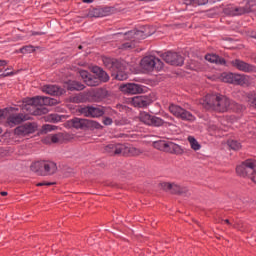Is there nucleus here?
<instances>
[{
	"label": "nucleus",
	"instance_id": "f257e3e1",
	"mask_svg": "<svg viewBox=\"0 0 256 256\" xmlns=\"http://www.w3.org/2000/svg\"><path fill=\"white\" fill-rule=\"evenodd\" d=\"M204 109L216 111L217 113H228L231 99L221 94H207L200 100Z\"/></svg>",
	"mask_w": 256,
	"mask_h": 256
},
{
	"label": "nucleus",
	"instance_id": "f03ea898",
	"mask_svg": "<svg viewBox=\"0 0 256 256\" xmlns=\"http://www.w3.org/2000/svg\"><path fill=\"white\" fill-rule=\"evenodd\" d=\"M57 100L51 97L36 96L27 101L24 109L28 111L30 115H45L49 112L47 106L57 105Z\"/></svg>",
	"mask_w": 256,
	"mask_h": 256
},
{
	"label": "nucleus",
	"instance_id": "7ed1b4c3",
	"mask_svg": "<svg viewBox=\"0 0 256 256\" xmlns=\"http://www.w3.org/2000/svg\"><path fill=\"white\" fill-rule=\"evenodd\" d=\"M103 63L106 69H109L112 73V77L117 81H126L129 78V75L125 72V65L123 62L115 58H104Z\"/></svg>",
	"mask_w": 256,
	"mask_h": 256
},
{
	"label": "nucleus",
	"instance_id": "20e7f679",
	"mask_svg": "<svg viewBox=\"0 0 256 256\" xmlns=\"http://www.w3.org/2000/svg\"><path fill=\"white\" fill-rule=\"evenodd\" d=\"M239 177H248L256 184V160L247 159L236 167Z\"/></svg>",
	"mask_w": 256,
	"mask_h": 256
},
{
	"label": "nucleus",
	"instance_id": "39448f33",
	"mask_svg": "<svg viewBox=\"0 0 256 256\" xmlns=\"http://www.w3.org/2000/svg\"><path fill=\"white\" fill-rule=\"evenodd\" d=\"M154 149L163 151L164 153H171L172 155H183L185 151L178 144L167 140H157L152 143Z\"/></svg>",
	"mask_w": 256,
	"mask_h": 256
},
{
	"label": "nucleus",
	"instance_id": "423d86ee",
	"mask_svg": "<svg viewBox=\"0 0 256 256\" xmlns=\"http://www.w3.org/2000/svg\"><path fill=\"white\" fill-rule=\"evenodd\" d=\"M140 67L148 72L161 71L163 69V62L154 55L145 56L140 62Z\"/></svg>",
	"mask_w": 256,
	"mask_h": 256
},
{
	"label": "nucleus",
	"instance_id": "0eeeda50",
	"mask_svg": "<svg viewBox=\"0 0 256 256\" xmlns=\"http://www.w3.org/2000/svg\"><path fill=\"white\" fill-rule=\"evenodd\" d=\"M168 109L170 113L174 115V117H177V119H181L182 121H188L189 123H191L196 119L195 115L179 105L170 104Z\"/></svg>",
	"mask_w": 256,
	"mask_h": 256
},
{
	"label": "nucleus",
	"instance_id": "6e6552de",
	"mask_svg": "<svg viewBox=\"0 0 256 256\" xmlns=\"http://www.w3.org/2000/svg\"><path fill=\"white\" fill-rule=\"evenodd\" d=\"M140 121L145 123V125H150L152 127H163V125H168V127H171V125H173V122H166L157 116H153L145 112L140 115Z\"/></svg>",
	"mask_w": 256,
	"mask_h": 256
},
{
	"label": "nucleus",
	"instance_id": "1a4fd4ad",
	"mask_svg": "<svg viewBox=\"0 0 256 256\" xmlns=\"http://www.w3.org/2000/svg\"><path fill=\"white\" fill-rule=\"evenodd\" d=\"M160 188L166 193H171V195H187L189 193V188L181 187L175 182H162L160 183Z\"/></svg>",
	"mask_w": 256,
	"mask_h": 256
},
{
	"label": "nucleus",
	"instance_id": "9d476101",
	"mask_svg": "<svg viewBox=\"0 0 256 256\" xmlns=\"http://www.w3.org/2000/svg\"><path fill=\"white\" fill-rule=\"evenodd\" d=\"M151 35H153V33L149 31V27H144L141 30H131L125 32L124 39H132L134 43H137V41L147 39V37H151Z\"/></svg>",
	"mask_w": 256,
	"mask_h": 256
},
{
	"label": "nucleus",
	"instance_id": "9b49d317",
	"mask_svg": "<svg viewBox=\"0 0 256 256\" xmlns=\"http://www.w3.org/2000/svg\"><path fill=\"white\" fill-rule=\"evenodd\" d=\"M79 113L84 117H92L93 119L103 117L105 115V107L103 106H85L79 109Z\"/></svg>",
	"mask_w": 256,
	"mask_h": 256
},
{
	"label": "nucleus",
	"instance_id": "f8f14e48",
	"mask_svg": "<svg viewBox=\"0 0 256 256\" xmlns=\"http://www.w3.org/2000/svg\"><path fill=\"white\" fill-rule=\"evenodd\" d=\"M162 59L165 61V63H168V65H175L176 67H179L185 63V58H183V56L177 52H165L162 54Z\"/></svg>",
	"mask_w": 256,
	"mask_h": 256
},
{
	"label": "nucleus",
	"instance_id": "ddd939ff",
	"mask_svg": "<svg viewBox=\"0 0 256 256\" xmlns=\"http://www.w3.org/2000/svg\"><path fill=\"white\" fill-rule=\"evenodd\" d=\"M37 131V124L27 122L23 125H20L14 129V135L18 137H27V135H31Z\"/></svg>",
	"mask_w": 256,
	"mask_h": 256
},
{
	"label": "nucleus",
	"instance_id": "4468645a",
	"mask_svg": "<svg viewBox=\"0 0 256 256\" xmlns=\"http://www.w3.org/2000/svg\"><path fill=\"white\" fill-rule=\"evenodd\" d=\"M231 65L238 71H242V73H255V66L241 59L232 60Z\"/></svg>",
	"mask_w": 256,
	"mask_h": 256
},
{
	"label": "nucleus",
	"instance_id": "2eb2a0df",
	"mask_svg": "<svg viewBox=\"0 0 256 256\" xmlns=\"http://www.w3.org/2000/svg\"><path fill=\"white\" fill-rule=\"evenodd\" d=\"M120 91L128 95H137L143 92V87L139 84L128 83L120 86Z\"/></svg>",
	"mask_w": 256,
	"mask_h": 256
},
{
	"label": "nucleus",
	"instance_id": "dca6fc26",
	"mask_svg": "<svg viewBox=\"0 0 256 256\" xmlns=\"http://www.w3.org/2000/svg\"><path fill=\"white\" fill-rule=\"evenodd\" d=\"M253 7H256V0H248L244 7H234V17L245 15V13H251Z\"/></svg>",
	"mask_w": 256,
	"mask_h": 256
},
{
	"label": "nucleus",
	"instance_id": "f3484780",
	"mask_svg": "<svg viewBox=\"0 0 256 256\" xmlns=\"http://www.w3.org/2000/svg\"><path fill=\"white\" fill-rule=\"evenodd\" d=\"M107 95H109V92L104 88H97L90 93L91 101H94L95 103L103 101V99L107 98Z\"/></svg>",
	"mask_w": 256,
	"mask_h": 256
},
{
	"label": "nucleus",
	"instance_id": "a211bd4d",
	"mask_svg": "<svg viewBox=\"0 0 256 256\" xmlns=\"http://www.w3.org/2000/svg\"><path fill=\"white\" fill-rule=\"evenodd\" d=\"M30 169L34 173H37V175H40L41 177H45V173L47 170V161L35 162L30 166Z\"/></svg>",
	"mask_w": 256,
	"mask_h": 256
},
{
	"label": "nucleus",
	"instance_id": "6ab92c4d",
	"mask_svg": "<svg viewBox=\"0 0 256 256\" xmlns=\"http://www.w3.org/2000/svg\"><path fill=\"white\" fill-rule=\"evenodd\" d=\"M122 155L126 157H139V155H143V150L139 148H135L133 146H122Z\"/></svg>",
	"mask_w": 256,
	"mask_h": 256
},
{
	"label": "nucleus",
	"instance_id": "aec40b11",
	"mask_svg": "<svg viewBox=\"0 0 256 256\" xmlns=\"http://www.w3.org/2000/svg\"><path fill=\"white\" fill-rule=\"evenodd\" d=\"M104 151L110 156L123 155V144H109L104 148Z\"/></svg>",
	"mask_w": 256,
	"mask_h": 256
},
{
	"label": "nucleus",
	"instance_id": "412c9836",
	"mask_svg": "<svg viewBox=\"0 0 256 256\" xmlns=\"http://www.w3.org/2000/svg\"><path fill=\"white\" fill-rule=\"evenodd\" d=\"M68 125L74 129H85L89 125V119L73 118L68 121Z\"/></svg>",
	"mask_w": 256,
	"mask_h": 256
},
{
	"label": "nucleus",
	"instance_id": "4be33fe9",
	"mask_svg": "<svg viewBox=\"0 0 256 256\" xmlns=\"http://www.w3.org/2000/svg\"><path fill=\"white\" fill-rule=\"evenodd\" d=\"M132 105L134 107H148L151 105V99L147 96H136L132 98Z\"/></svg>",
	"mask_w": 256,
	"mask_h": 256
},
{
	"label": "nucleus",
	"instance_id": "5701e85b",
	"mask_svg": "<svg viewBox=\"0 0 256 256\" xmlns=\"http://www.w3.org/2000/svg\"><path fill=\"white\" fill-rule=\"evenodd\" d=\"M111 13V8H92L89 10V17H107Z\"/></svg>",
	"mask_w": 256,
	"mask_h": 256
},
{
	"label": "nucleus",
	"instance_id": "b1692460",
	"mask_svg": "<svg viewBox=\"0 0 256 256\" xmlns=\"http://www.w3.org/2000/svg\"><path fill=\"white\" fill-rule=\"evenodd\" d=\"M42 91L48 95H54L56 97L63 95V89L56 85H46L43 87Z\"/></svg>",
	"mask_w": 256,
	"mask_h": 256
},
{
	"label": "nucleus",
	"instance_id": "393cba45",
	"mask_svg": "<svg viewBox=\"0 0 256 256\" xmlns=\"http://www.w3.org/2000/svg\"><path fill=\"white\" fill-rule=\"evenodd\" d=\"M23 121H25V115L23 114L10 115L7 118V124L9 127H15V125H19L20 123H23Z\"/></svg>",
	"mask_w": 256,
	"mask_h": 256
},
{
	"label": "nucleus",
	"instance_id": "a878e982",
	"mask_svg": "<svg viewBox=\"0 0 256 256\" xmlns=\"http://www.w3.org/2000/svg\"><path fill=\"white\" fill-rule=\"evenodd\" d=\"M243 97L250 109H256V92L244 93Z\"/></svg>",
	"mask_w": 256,
	"mask_h": 256
},
{
	"label": "nucleus",
	"instance_id": "bb28decb",
	"mask_svg": "<svg viewBox=\"0 0 256 256\" xmlns=\"http://www.w3.org/2000/svg\"><path fill=\"white\" fill-rule=\"evenodd\" d=\"M94 73L97 75V79L100 80V84L101 83H107V81H109V74H107V72H105L103 69H101L100 67H94L93 68Z\"/></svg>",
	"mask_w": 256,
	"mask_h": 256
},
{
	"label": "nucleus",
	"instance_id": "cd10ccee",
	"mask_svg": "<svg viewBox=\"0 0 256 256\" xmlns=\"http://www.w3.org/2000/svg\"><path fill=\"white\" fill-rule=\"evenodd\" d=\"M245 109H246L245 105L239 104L234 100H230L228 111H233V113H243Z\"/></svg>",
	"mask_w": 256,
	"mask_h": 256
},
{
	"label": "nucleus",
	"instance_id": "c85d7f7f",
	"mask_svg": "<svg viewBox=\"0 0 256 256\" xmlns=\"http://www.w3.org/2000/svg\"><path fill=\"white\" fill-rule=\"evenodd\" d=\"M249 80L244 74H234L232 85H247Z\"/></svg>",
	"mask_w": 256,
	"mask_h": 256
},
{
	"label": "nucleus",
	"instance_id": "c756f323",
	"mask_svg": "<svg viewBox=\"0 0 256 256\" xmlns=\"http://www.w3.org/2000/svg\"><path fill=\"white\" fill-rule=\"evenodd\" d=\"M67 89L68 91H83V89H85V85L78 81H69Z\"/></svg>",
	"mask_w": 256,
	"mask_h": 256
},
{
	"label": "nucleus",
	"instance_id": "7c9ffc66",
	"mask_svg": "<svg viewBox=\"0 0 256 256\" xmlns=\"http://www.w3.org/2000/svg\"><path fill=\"white\" fill-rule=\"evenodd\" d=\"M55 173H57V164L55 162L47 161L45 177L55 175Z\"/></svg>",
	"mask_w": 256,
	"mask_h": 256
},
{
	"label": "nucleus",
	"instance_id": "2f4dec72",
	"mask_svg": "<svg viewBox=\"0 0 256 256\" xmlns=\"http://www.w3.org/2000/svg\"><path fill=\"white\" fill-rule=\"evenodd\" d=\"M126 41H128V42L122 43L118 47V49H121L122 51H129V49H135V47H136L135 40H133V39H126Z\"/></svg>",
	"mask_w": 256,
	"mask_h": 256
},
{
	"label": "nucleus",
	"instance_id": "473e14b6",
	"mask_svg": "<svg viewBox=\"0 0 256 256\" xmlns=\"http://www.w3.org/2000/svg\"><path fill=\"white\" fill-rule=\"evenodd\" d=\"M85 83H86V85H88V87H98V85H101L99 78H97V76L91 75V74L89 75L87 80H85Z\"/></svg>",
	"mask_w": 256,
	"mask_h": 256
},
{
	"label": "nucleus",
	"instance_id": "72a5a7b5",
	"mask_svg": "<svg viewBox=\"0 0 256 256\" xmlns=\"http://www.w3.org/2000/svg\"><path fill=\"white\" fill-rule=\"evenodd\" d=\"M188 141L193 151H199V149H201V144H199V142L197 141V139H195V137L189 136Z\"/></svg>",
	"mask_w": 256,
	"mask_h": 256
},
{
	"label": "nucleus",
	"instance_id": "f704fd0d",
	"mask_svg": "<svg viewBox=\"0 0 256 256\" xmlns=\"http://www.w3.org/2000/svg\"><path fill=\"white\" fill-rule=\"evenodd\" d=\"M235 73H223L221 75V80L223 83H231L233 85V77Z\"/></svg>",
	"mask_w": 256,
	"mask_h": 256
},
{
	"label": "nucleus",
	"instance_id": "c9c22d12",
	"mask_svg": "<svg viewBox=\"0 0 256 256\" xmlns=\"http://www.w3.org/2000/svg\"><path fill=\"white\" fill-rule=\"evenodd\" d=\"M45 141H51L52 143H63L61 140V133L48 136Z\"/></svg>",
	"mask_w": 256,
	"mask_h": 256
},
{
	"label": "nucleus",
	"instance_id": "e433bc0d",
	"mask_svg": "<svg viewBox=\"0 0 256 256\" xmlns=\"http://www.w3.org/2000/svg\"><path fill=\"white\" fill-rule=\"evenodd\" d=\"M228 146L233 151H239V149H241V143H239L237 140H230V141H228Z\"/></svg>",
	"mask_w": 256,
	"mask_h": 256
},
{
	"label": "nucleus",
	"instance_id": "4c0bfd02",
	"mask_svg": "<svg viewBox=\"0 0 256 256\" xmlns=\"http://www.w3.org/2000/svg\"><path fill=\"white\" fill-rule=\"evenodd\" d=\"M224 15H228L229 17H235V7L232 5H228L223 9Z\"/></svg>",
	"mask_w": 256,
	"mask_h": 256
},
{
	"label": "nucleus",
	"instance_id": "58836bf2",
	"mask_svg": "<svg viewBox=\"0 0 256 256\" xmlns=\"http://www.w3.org/2000/svg\"><path fill=\"white\" fill-rule=\"evenodd\" d=\"M19 52L22 53L23 55H25L26 53H35V46L33 45L23 46L22 48H20Z\"/></svg>",
	"mask_w": 256,
	"mask_h": 256
},
{
	"label": "nucleus",
	"instance_id": "ea45409f",
	"mask_svg": "<svg viewBox=\"0 0 256 256\" xmlns=\"http://www.w3.org/2000/svg\"><path fill=\"white\" fill-rule=\"evenodd\" d=\"M234 229H237L238 231H241L242 233H245L247 231V228L245 227V224L241 221H236L233 224Z\"/></svg>",
	"mask_w": 256,
	"mask_h": 256
},
{
	"label": "nucleus",
	"instance_id": "a19ab883",
	"mask_svg": "<svg viewBox=\"0 0 256 256\" xmlns=\"http://www.w3.org/2000/svg\"><path fill=\"white\" fill-rule=\"evenodd\" d=\"M47 121H50V123H59V121H61V116L58 114H50L47 116Z\"/></svg>",
	"mask_w": 256,
	"mask_h": 256
},
{
	"label": "nucleus",
	"instance_id": "79ce46f5",
	"mask_svg": "<svg viewBox=\"0 0 256 256\" xmlns=\"http://www.w3.org/2000/svg\"><path fill=\"white\" fill-rule=\"evenodd\" d=\"M55 129H57V126L51 124H45L42 126L43 133H49V131H55Z\"/></svg>",
	"mask_w": 256,
	"mask_h": 256
},
{
	"label": "nucleus",
	"instance_id": "37998d69",
	"mask_svg": "<svg viewBox=\"0 0 256 256\" xmlns=\"http://www.w3.org/2000/svg\"><path fill=\"white\" fill-rule=\"evenodd\" d=\"M60 138L62 143H65V141H71L73 139V136L67 132L60 133Z\"/></svg>",
	"mask_w": 256,
	"mask_h": 256
},
{
	"label": "nucleus",
	"instance_id": "c03bdc74",
	"mask_svg": "<svg viewBox=\"0 0 256 256\" xmlns=\"http://www.w3.org/2000/svg\"><path fill=\"white\" fill-rule=\"evenodd\" d=\"M205 59H206V61H209V63H217L218 55L206 54Z\"/></svg>",
	"mask_w": 256,
	"mask_h": 256
},
{
	"label": "nucleus",
	"instance_id": "a18cd8bd",
	"mask_svg": "<svg viewBox=\"0 0 256 256\" xmlns=\"http://www.w3.org/2000/svg\"><path fill=\"white\" fill-rule=\"evenodd\" d=\"M9 111H19L17 108H5L3 110H0V119L1 117H7L9 115Z\"/></svg>",
	"mask_w": 256,
	"mask_h": 256
},
{
	"label": "nucleus",
	"instance_id": "49530a36",
	"mask_svg": "<svg viewBox=\"0 0 256 256\" xmlns=\"http://www.w3.org/2000/svg\"><path fill=\"white\" fill-rule=\"evenodd\" d=\"M190 3L194 7H197V5H207V3H209V0H190Z\"/></svg>",
	"mask_w": 256,
	"mask_h": 256
},
{
	"label": "nucleus",
	"instance_id": "de8ad7c7",
	"mask_svg": "<svg viewBox=\"0 0 256 256\" xmlns=\"http://www.w3.org/2000/svg\"><path fill=\"white\" fill-rule=\"evenodd\" d=\"M80 77L83 79L84 83L87 81V78L91 75L87 70H80L79 71Z\"/></svg>",
	"mask_w": 256,
	"mask_h": 256
},
{
	"label": "nucleus",
	"instance_id": "09e8293b",
	"mask_svg": "<svg viewBox=\"0 0 256 256\" xmlns=\"http://www.w3.org/2000/svg\"><path fill=\"white\" fill-rule=\"evenodd\" d=\"M87 127H94L95 129H101V124H99V122L97 121L88 120Z\"/></svg>",
	"mask_w": 256,
	"mask_h": 256
},
{
	"label": "nucleus",
	"instance_id": "8fccbe9b",
	"mask_svg": "<svg viewBox=\"0 0 256 256\" xmlns=\"http://www.w3.org/2000/svg\"><path fill=\"white\" fill-rule=\"evenodd\" d=\"M51 185H55V182H39L36 184V187H49Z\"/></svg>",
	"mask_w": 256,
	"mask_h": 256
},
{
	"label": "nucleus",
	"instance_id": "3c124183",
	"mask_svg": "<svg viewBox=\"0 0 256 256\" xmlns=\"http://www.w3.org/2000/svg\"><path fill=\"white\" fill-rule=\"evenodd\" d=\"M207 17H215L217 15V11H215V8L210 9L206 12Z\"/></svg>",
	"mask_w": 256,
	"mask_h": 256
},
{
	"label": "nucleus",
	"instance_id": "603ef678",
	"mask_svg": "<svg viewBox=\"0 0 256 256\" xmlns=\"http://www.w3.org/2000/svg\"><path fill=\"white\" fill-rule=\"evenodd\" d=\"M216 64H217V65H227V61L225 60V58L218 56V59H217V61H216Z\"/></svg>",
	"mask_w": 256,
	"mask_h": 256
},
{
	"label": "nucleus",
	"instance_id": "864d4df0",
	"mask_svg": "<svg viewBox=\"0 0 256 256\" xmlns=\"http://www.w3.org/2000/svg\"><path fill=\"white\" fill-rule=\"evenodd\" d=\"M73 103H81L83 101V96L78 95L72 98Z\"/></svg>",
	"mask_w": 256,
	"mask_h": 256
},
{
	"label": "nucleus",
	"instance_id": "5fc2aeb1",
	"mask_svg": "<svg viewBox=\"0 0 256 256\" xmlns=\"http://www.w3.org/2000/svg\"><path fill=\"white\" fill-rule=\"evenodd\" d=\"M104 125H112L113 124V119H111L110 117H106L103 120Z\"/></svg>",
	"mask_w": 256,
	"mask_h": 256
},
{
	"label": "nucleus",
	"instance_id": "6e6d98bb",
	"mask_svg": "<svg viewBox=\"0 0 256 256\" xmlns=\"http://www.w3.org/2000/svg\"><path fill=\"white\" fill-rule=\"evenodd\" d=\"M7 65L6 60H0V67H5Z\"/></svg>",
	"mask_w": 256,
	"mask_h": 256
},
{
	"label": "nucleus",
	"instance_id": "4d7b16f0",
	"mask_svg": "<svg viewBox=\"0 0 256 256\" xmlns=\"http://www.w3.org/2000/svg\"><path fill=\"white\" fill-rule=\"evenodd\" d=\"M3 75H4V77H9L10 75H15V72H6Z\"/></svg>",
	"mask_w": 256,
	"mask_h": 256
},
{
	"label": "nucleus",
	"instance_id": "13d9d810",
	"mask_svg": "<svg viewBox=\"0 0 256 256\" xmlns=\"http://www.w3.org/2000/svg\"><path fill=\"white\" fill-rule=\"evenodd\" d=\"M223 221H224V223H226V225H231V221H229V219H225V220H221V223H223Z\"/></svg>",
	"mask_w": 256,
	"mask_h": 256
},
{
	"label": "nucleus",
	"instance_id": "bf43d9fd",
	"mask_svg": "<svg viewBox=\"0 0 256 256\" xmlns=\"http://www.w3.org/2000/svg\"><path fill=\"white\" fill-rule=\"evenodd\" d=\"M32 35L35 36V35H45L44 32H32Z\"/></svg>",
	"mask_w": 256,
	"mask_h": 256
},
{
	"label": "nucleus",
	"instance_id": "052dcab7",
	"mask_svg": "<svg viewBox=\"0 0 256 256\" xmlns=\"http://www.w3.org/2000/svg\"><path fill=\"white\" fill-rule=\"evenodd\" d=\"M0 195H2V197H7V192L3 191L0 193Z\"/></svg>",
	"mask_w": 256,
	"mask_h": 256
},
{
	"label": "nucleus",
	"instance_id": "680f3d73",
	"mask_svg": "<svg viewBox=\"0 0 256 256\" xmlns=\"http://www.w3.org/2000/svg\"><path fill=\"white\" fill-rule=\"evenodd\" d=\"M83 3H93V0H82Z\"/></svg>",
	"mask_w": 256,
	"mask_h": 256
},
{
	"label": "nucleus",
	"instance_id": "e2e57ef3",
	"mask_svg": "<svg viewBox=\"0 0 256 256\" xmlns=\"http://www.w3.org/2000/svg\"><path fill=\"white\" fill-rule=\"evenodd\" d=\"M78 49H83V46H82V45H79V46H78Z\"/></svg>",
	"mask_w": 256,
	"mask_h": 256
},
{
	"label": "nucleus",
	"instance_id": "0e129e2a",
	"mask_svg": "<svg viewBox=\"0 0 256 256\" xmlns=\"http://www.w3.org/2000/svg\"><path fill=\"white\" fill-rule=\"evenodd\" d=\"M3 133V129L2 128H0V135Z\"/></svg>",
	"mask_w": 256,
	"mask_h": 256
},
{
	"label": "nucleus",
	"instance_id": "69168bd1",
	"mask_svg": "<svg viewBox=\"0 0 256 256\" xmlns=\"http://www.w3.org/2000/svg\"><path fill=\"white\" fill-rule=\"evenodd\" d=\"M170 121H175V119H173V117H170Z\"/></svg>",
	"mask_w": 256,
	"mask_h": 256
},
{
	"label": "nucleus",
	"instance_id": "338daca9",
	"mask_svg": "<svg viewBox=\"0 0 256 256\" xmlns=\"http://www.w3.org/2000/svg\"><path fill=\"white\" fill-rule=\"evenodd\" d=\"M254 39H256V34L253 36Z\"/></svg>",
	"mask_w": 256,
	"mask_h": 256
},
{
	"label": "nucleus",
	"instance_id": "774afa93",
	"mask_svg": "<svg viewBox=\"0 0 256 256\" xmlns=\"http://www.w3.org/2000/svg\"><path fill=\"white\" fill-rule=\"evenodd\" d=\"M9 70V68H7L5 71H8Z\"/></svg>",
	"mask_w": 256,
	"mask_h": 256
}]
</instances>
